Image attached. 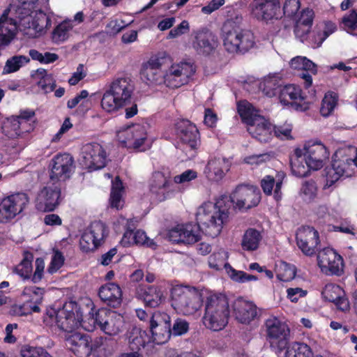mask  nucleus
I'll use <instances>...</instances> for the list:
<instances>
[{
    "label": "nucleus",
    "mask_w": 357,
    "mask_h": 357,
    "mask_svg": "<svg viewBox=\"0 0 357 357\" xmlns=\"http://www.w3.org/2000/svg\"><path fill=\"white\" fill-rule=\"evenodd\" d=\"M101 320L99 310L96 312H90L83 320L80 309L74 301L66 302L63 307L58 310L48 307L43 317V321L46 326L57 328L67 333H70L79 326L85 331H93L97 326L100 327Z\"/></svg>",
    "instance_id": "nucleus-1"
},
{
    "label": "nucleus",
    "mask_w": 357,
    "mask_h": 357,
    "mask_svg": "<svg viewBox=\"0 0 357 357\" xmlns=\"http://www.w3.org/2000/svg\"><path fill=\"white\" fill-rule=\"evenodd\" d=\"M222 195L215 202H206L196 212V220L202 231L212 238L218 236L229 221L230 202Z\"/></svg>",
    "instance_id": "nucleus-2"
},
{
    "label": "nucleus",
    "mask_w": 357,
    "mask_h": 357,
    "mask_svg": "<svg viewBox=\"0 0 357 357\" xmlns=\"http://www.w3.org/2000/svg\"><path fill=\"white\" fill-rule=\"evenodd\" d=\"M329 153L326 147L319 142H308L303 149H296L291 156V172L297 177L307 176L310 170L321 169Z\"/></svg>",
    "instance_id": "nucleus-3"
},
{
    "label": "nucleus",
    "mask_w": 357,
    "mask_h": 357,
    "mask_svg": "<svg viewBox=\"0 0 357 357\" xmlns=\"http://www.w3.org/2000/svg\"><path fill=\"white\" fill-rule=\"evenodd\" d=\"M242 17L236 15L227 20L221 27L220 38L229 53H245L255 45L254 33L242 28Z\"/></svg>",
    "instance_id": "nucleus-4"
},
{
    "label": "nucleus",
    "mask_w": 357,
    "mask_h": 357,
    "mask_svg": "<svg viewBox=\"0 0 357 357\" xmlns=\"http://www.w3.org/2000/svg\"><path fill=\"white\" fill-rule=\"evenodd\" d=\"M206 290L181 284H173L169 290L171 306L180 315L190 317L199 312L202 296Z\"/></svg>",
    "instance_id": "nucleus-5"
},
{
    "label": "nucleus",
    "mask_w": 357,
    "mask_h": 357,
    "mask_svg": "<svg viewBox=\"0 0 357 357\" xmlns=\"http://www.w3.org/2000/svg\"><path fill=\"white\" fill-rule=\"evenodd\" d=\"M229 305L227 298L221 294L209 292L205 301L203 324L206 328L219 331L228 324Z\"/></svg>",
    "instance_id": "nucleus-6"
},
{
    "label": "nucleus",
    "mask_w": 357,
    "mask_h": 357,
    "mask_svg": "<svg viewBox=\"0 0 357 357\" xmlns=\"http://www.w3.org/2000/svg\"><path fill=\"white\" fill-rule=\"evenodd\" d=\"M134 86L127 77L114 79L103 93L101 107L106 112L114 113L126 106L131 100Z\"/></svg>",
    "instance_id": "nucleus-7"
},
{
    "label": "nucleus",
    "mask_w": 357,
    "mask_h": 357,
    "mask_svg": "<svg viewBox=\"0 0 357 357\" xmlns=\"http://www.w3.org/2000/svg\"><path fill=\"white\" fill-rule=\"evenodd\" d=\"M116 138L123 146L139 152L149 150L153 144L147 124L137 123L121 128L116 131Z\"/></svg>",
    "instance_id": "nucleus-8"
},
{
    "label": "nucleus",
    "mask_w": 357,
    "mask_h": 357,
    "mask_svg": "<svg viewBox=\"0 0 357 357\" xmlns=\"http://www.w3.org/2000/svg\"><path fill=\"white\" fill-rule=\"evenodd\" d=\"M348 151V149H339L334 154L332 166L326 169L325 187H331L341 178L354 174L356 167L354 158L347 154Z\"/></svg>",
    "instance_id": "nucleus-9"
},
{
    "label": "nucleus",
    "mask_w": 357,
    "mask_h": 357,
    "mask_svg": "<svg viewBox=\"0 0 357 357\" xmlns=\"http://www.w3.org/2000/svg\"><path fill=\"white\" fill-rule=\"evenodd\" d=\"M169 58L165 54L151 56L142 64L139 75L141 80L148 85L164 84L165 73L162 68L168 64Z\"/></svg>",
    "instance_id": "nucleus-10"
},
{
    "label": "nucleus",
    "mask_w": 357,
    "mask_h": 357,
    "mask_svg": "<svg viewBox=\"0 0 357 357\" xmlns=\"http://www.w3.org/2000/svg\"><path fill=\"white\" fill-rule=\"evenodd\" d=\"M108 154L102 145L98 142L84 144L80 152V164L89 171L101 169L105 167Z\"/></svg>",
    "instance_id": "nucleus-11"
},
{
    "label": "nucleus",
    "mask_w": 357,
    "mask_h": 357,
    "mask_svg": "<svg viewBox=\"0 0 357 357\" xmlns=\"http://www.w3.org/2000/svg\"><path fill=\"white\" fill-rule=\"evenodd\" d=\"M29 198L26 193L17 192L0 199V223H7L20 215L26 208Z\"/></svg>",
    "instance_id": "nucleus-12"
},
{
    "label": "nucleus",
    "mask_w": 357,
    "mask_h": 357,
    "mask_svg": "<svg viewBox=\"0 0 357 357\" xmlns=\"http://www.w3.org/2000/svg\"><path fill=\"white\" fill-rule=\"evenodd\" d=\"M228 257V252L225 249H218L208 257L209 267L216 271L225 268L231 279L237 282L244 283L258 280V278L255 275L234 269L227 261Z\"/></svg>",
    "instance_id": "nucleus-13"
},
{
    "label": "nucleus",
    "mask_w": 357,
    "mask_h": 357,
    "mask_svg": "<svg viewBox=\"0 0 357 357\" xmlns=\"http://www.w3.org/2000/svg\"><path fill=\"white\" fill-rule=\"evenodd\" d=\"M251 15L259 22L268 23L282 17L280 0H253Z\"/></svg>",
    "instance_id": "nucleus-14"
},
{
    "label": "nucleus",
    "mask_w": 357,
    "mask_h": 357,
    "mask_svg": "<svg viewBox=\"0 0 357 357\" xmlns=\"http://www.w3.org/2000/svg\"><path fill=\"white\" fill-rule=\"evenodd\" d=\"M231 204L236 208L249 209L256 206L260 202L261 195L259 189L254 185H240L228 197Z\"/></svg>",
    "instance_id": "nucleus-15"
},
{
    "label": "nucleus",
    "mask_w": 357,
    "mask_h": 357,
    "mask_svg": "<svg viewBox=\"0 0 357 357\" xmlns=\"http://www.w3.org/2000/svg\"><path fill=\"white\" fill-rule=\"evenodd\" d=\"M195 73L194 66L187 62L173 63L165 70L164 84L170 88H178L188 83Z\"/></svg>",
    "instance_id": "nucleus-16"
},
{
    "label": "nucleus",
    "mask_w": 357,
    "mask_h": 357,
    "mask_svg": "<svg viewBox=\"0 0 357 357\" xmlns=\"http://www.w3.org/2000/svg\"><path fill=\"white\" fill-rule=\"evenodd\" d=\"M20 25L25 35L29 38H36L45 33L51 26V20L42 11H33L21 18Z\"/></svg>",
    "instance_id": "nucleus-17"
},
{
    "label": "nucleus",
    "mask_w": 357,
    "mask_h": 357,
    "mask_svg": "<svg viewBox=\"0 0 357 357\" xmlns=\"http://www.w3.org/2000/svg\"><path fill=\"white\" fill-rule=\"evenodd\" d=\"M107 229L104 223L92 222L82 235L79 245L84 252L93 251L100 246L107 236Z\"/></svg>",
    "instance_id": "nucleus-18"
},
{
    "label": "nucleus",
    "mask_w": 357,
    "mask_h": 357,
    "mask_svg": "<svg viewBox=\"0 0 357 357\" xmlns=\"http://www.w3.org/2000/svg\"><path fill=\"white\" fill-rule=\"evenodd\" d=\"M267 340L272 347H277L280 350L287 344L290 329L285 321L277 317H271L266 321Z\"/></svg>",
    "instance_id": "nucleus-19"
},
{
    "label": "nucleus",
    "mask_w": 357,
    "mask_h": 357,
    "mask_svg": "<svg viewBox=\"0 0 357 357\" xmlns=\"http://www.w3.org/2000/svg\"><path fill=\"white\" fill-rule=\"evenodd\" d=\"M151 199L156 202L173 197L175 190L168 177L160 172L153 173L149 183Z\"/></svg>",
    "instance_id": "nucleus-20"
},
{
    "label": "nucleus",
    "mask_w": 357,
    "mask_h": 357,
    "mask_svg": "<svg viewBox=\"0 0 357 357\" xmlns=\"http://www.w3.org/2000/svg\"><path fill=\"white\" fill-rule=\"evenodd\" d=\"M201 231L198 224H180L170 229L167 236L173 243L190 245L200 240Z\"/></svg>",
    "instance_id": "nucleus-21"
},
{
    "label": "nucleus",
    "mask_w": 357,
    "mask_h": 357,
    "mask_svg": "<svg viewBox=\"0 0 357 357\" xmlns=\"http://www.w3.org/2000/svg\"><path fill=\"white\" fill-rule=\"evenodd\" d=\"M279 100L283 105L291 107L297 111L305 112L310 107L301 87L295 84H288L281 89Z\"/></svg>",
    "instance_id": "nucleus-22"
},
{
    "label": "nucleus",
    "mask_w": 357,
    "mask_h": 357,
    "mask_svg": "<svg viewBox=\"0 0 357 357\" xmlns=\"http://www.w3.org/2000/svg\"><path fill=\"white\" fill-rule=\"evenodd\" d=\"M150 330L153 342L162 344L167 341L171 334V318L166 312L156 311L150 319Z\"/></svg>",
    "instance_id": "nucleus-23"
},
{
    "label": "nucleus",
    "mask_w": 357,
    "mask_h": 357,
    "mask_svg": "<svg viewBox=\"0 0 357 357\" xmlns=\"http://www.w3.org/2000/svg\"><path fill=\"white\" fill-rule=\"evenodd\" d=\"M318 265L322 273L326 275H340L343 270V259L335 250L326 248L317 255Z\"/></svg>",
    "instance_id": "nucleus-24"
},
{
    "label": "nucleus",
    "mask_w": 357,
    "mask_h": 357,
    "mask_svg": "<svg viewBox=\"0 0 357 357\" xmlns=\"http://www.w3.org/2000/svg\"><path fill=\"white\" fill-rule=\"evenodd\" d=\"M231 165L232 158L213 156L208 159L203 174L208 181L219 182L230 170Z\"/></svg>",
    "instance_id": "nucleus-25"
},
{
    "label": "nucleus",
    "mask_w": 357,
    "mask_h": 357,
    "mask_svg": "<svg viewBox=\"0 0 357 357\" xmlns=\"http://www.w3.org/2000/svg\"><path fill=\"white\" fill-rule=\"evenodd\" d=\"M73 158L68 153L57 154L50 162V178L53 181L66 180L70 177L73 167Z\"/></svg>",
    "instance_id": "nucleus-26"
},
{
    "label": "nucleus",
    "mask_w": 357,
    "mask_h": 357,
    "mask_svg": "<svg viewBox=\"0 0 357 357\" xmlns=\"http://www.w3.org/2000/svg\"><path fill=\"white\" fill-rule=\"evenodd\" d=\"M176 135L181 142L189 149L191 153L190 157L195 155V149L198 145V130L196 126L188 121L181 120L176 124Z\"/></svg>",
    "instance_id": "nucleus-27"
},
{
    "label": "nucleus",
    "mask_w": 357,
    "mask_h": 357,
    "mask_svg": "<svg viewBox=\"0 0 357 357\" xmlns=\"http://www.w3.org/2000/svg\"><path fill=\"white\" fill-rule=\"evenodd\" d=\"M60 188L54 183L47 184L38 193L36 198V208L40 211H52L59 204Z\"/></svg>",
    "instance_id": "nucleus-28"
},
{
    "label": "nucleus",
    "mask_w": 357,
    "mask_h": 357,
    "mask_svg": "<svg viewBox=\"0 0 357 357\" xmlns=\"http://www.w3.org/2000/svg\"><path fill=\"white\" fill-rule=\"evenodd\" d=\"M298 248L306 255H312L319 244V234L313 227H302L296 232Z\"/></svg>",
    "instance_id": "nucleus-29"
},
{
    "label": "nucleus",
    "mask_w": 357,
    "mask_h": 357,
    "mask_svg": "<svg viewBox=\"0 0 357 357\" xmlns=\"http://www.w3.org/2000/svg\"><path fill=\"white\" fill-rule=\"evenodd\" d=\"M100 322V330L109 335H116L122 331L124 319L123 316L115 311L106 309L99 310Z\"/></svg>",
    "instance_id": "nucleus-30"
},
{
    "label": "nucleus",
    "mask_w": 357,
    "mask_h": 357,
    "mask_svg": "<svg viewBox=\"0 0 357 357\" xmlns=\"http://www.w3.org/2000/svg\"><path fill=\"white\" fill-rule=\"evenodd\" d=\"M231 307L234 319L243 324H249L257 314L256 305L253 303L242 298L236 299Z\"/></svg>",
    "instance_id": "nucleus-31"
},
{
    "label": "nucleus",
    "mask_w": 357,
    "mask_h": 357,
    "mask_svg": "<svg viewBox=\"0 0 357 357\" xmlns=\"http://www.w3.org/2000/svg\"><path fill=\"white\" fill-rule=\"evenodd\" d=\"M66 344L77 357H88L92 351L90 337L79 333H74L66 337Z\"/></svg>",
    "instance_id": "nucleus-32"
},
{
    "label": "nucleus",
    "mask_w": 357,
    "mask_h": 357,
    "mask_svg": "<svg viewBox=\"0 0 357 357\" xmlns=\"http://www.w3.org/2000/svg\"><path fill=\"white\" fill-rule=\"evenodd\" d=\"M9 11L6 9L0 17V51L11 43L17 33V23L8 17Z\"/></svg>",
    "instance_id": "nucleus-33"
},
{
    "label": "nucleus",
    "mask_w": 357,
    "mask_h": 357,
    "mask_svg": "<svg viewBox=\"0 0 357 357\" xmlns=\"http://www.w3.org/2000/svg\"><path fill=\"white\" fill-rule=\"evenodd\" d=\"M286 177L284 172H278L275 176L267 175L261 180V187L266 195H273L274 199L280 201L282 197V187Z\"/></svg>",
    "instance_id": "nucleus-34"
},
{
    "label": "nucleus",
    "mask_w": 357,
    "mask_h": 357,
    "mask_svg": "<svg viewBox=\"0 0 357 357\" xmlns=\"http://www.w3.org/2000/svg\"><path fill=\"white\" fill-rule=\"evenodd\" d=\"M322 297L329 302L333 303L342 311L349 310L350 305L344 289L335 284H327L321 291Z\"/></svg>",
    "instance_id": "nucleus-35"
},
{
    "label": "nucleus",
    "mask_w": 357,
    "mask_h": 357,
    "mask_svg": "<svg viewBox=\"0 0 357 357\" xmlns=\"http://www.w3.org/2000/svg\"><path fill=\"white\" fill-rule=\"evenodd\" d=\"M251 136L261 142H268L273 135V125L262 115L247 128Z\"/></svg>",
    "instance_id": "nucleus-36"
},
{
    "label": "nucleus",
    "mask_w": 357,
    "mask_h": 357,
    "mask_svg": "<svg viewBox=\"0 0 357 357\" xmlns=\"http://www.w3.org/2000/svg\"><path fill=\"white\" fill-rule=\"evenodd\" d=\"M217 45V38L211 31L201 30L196 33L193 47L199 54H209Z\"/></svg>",
    "instance_id": "nucleus-37"
},
{
    "label": "nucleus",
    "mask_w": 357,
    "mask_h": 357,
    "mask_svg": "<svg viewBox=\"0 0 357 357\" xmlns=\"http://www.w3.org/2000/svg\"><path fill=\"white\" fill-rule=\"evenodd\" d=\"M314 13L310 8H305L302 10L300 17L296 21L294 33L301 42H304L307 39V35L311 29Z\"/></svg>",
    "instance_id": "nucleus-38"
},
{
    "label": "nucleus",
    "mask_w": 357,
    "mask_h": 357,
    "mask_svg": "<svg viewBox=\"0 0 357 357\" xmlns=\"http://www.w3.org/2000/svg\"><path fill=\"white\" fill-rule=\"evenodd\" d=\"M142 298L146 305L156 307L165 301V287L160 284L150 285L144 289Z\"/></svg>",
    "instance_id": "nucleus-39"
},
{
    "label": "nucleus",
    "mask_w": 357,
    "mask_h": 357,
    "mask_svg": "<svg viewBox=\"0 0 357 357\" xmlns=\"http://www.w3.org/2000/svg\"><path fill=\"white\" fill-rule=\"evenodd\" d=\"M1 132L6 137L13 139H24L27 134L30 133L14 116L4 120L1 126Z\"/></svg>",
    "instance_id": "nucleus-40"
},
{
    "label": "nucleus",
    "mask_w": 357,
    "mask_h": 357,
    "mask_svg": "<svg viewBox=\"0 0 357 357\" xmlns=\"http://www.w3.org/2000/svg\"><path fill=\"white\" fill-rule=\"evenodd\" d=\"M99 296L107 305L116 307L122 301V291L115 283H108L99 289Z\"/></svg>",
    "instance_id": "nucleus-41"
},
{
    "label": "nucleus",
    "mask_w": 357,
    "mask_h": 357,
    "mask_svg": "<svg viewBox=\"0 0 357 357\" xmlns=\"http://www.w3.org/2000/svg\"><path fill=\"white\" fill-rule=\"evenodd\" d=\"M262 239L261 232L255 229H248L241 240V247L245 251H255L257 250L260 245Z\"/></svg>",
    "instance_id": "nucleus-42"
},
{
    "label": "nucleus",
    "mask_w": 357,
    "mask_h": 357,
    "mask_svg": "<svg viewBox=\"0 0 357 357\" xmlns=\"http://www.w3.org/2000/svg\"><path fill=\"white\" fill-rule=\"evenodd\" d=\"M238 113L239 114L242 121L247 124L248 127L250 126L255 119L261 115L259 112L256 109L253 105L246 100L240 101L237 105Z\"/></svg>",
    "instance_id": "nucleus-43"
},
{
    "label": "nucleus",
    "mask_w": 357,
    "mask_h": 357,
    "mask_svg": "<svg viewBox=\"0 0 357 357\" xmlns=\"http://www.w3.org/2000/svg\"><path fill=\"white\" fill-rule=\"evenodd\" d=\"M44 294V289L36 286L26 287L23 291L22 296L25 297L30 303H34L33 305H29L33 312H38L40 311L38 305L42 302Z\"/></svg>",
    "instance_id": "nucleus-44"
},
{
    "label": "nucleus",
    "mask_w": 357,
    "mask_h": 357,
    "mask_svg": "<svg viewBox=\"0 0 357 357\" xmlns=\"http://www.w3.org/2000/svg\"><path fill=\"white\" fill-rule=\"evenodd\" d=\"M285 357H315L311 347L300 342H294L288 345Z\"/></svg>",
    "instance_id": "nucleus-45"
},
{
    "label": "nucleus",
    "mask_w": 357,
    "mask_h": 357,
    "mask_svg": "<svg viewBox=\"0 0 357 357\" xmlns=\"http://www.w3.org/2000/svg\"><path fill=\"white\" fill-rule=\"evenodd\" d=\"M280 80L281 77L279 74H270L264 77L260 84V89L266 96L273 97L276 95L278 89L280 86Z\"/></svg>",
    "instance_id": "nucleus-46"
},
{
    "label": "nucleus",
    "mask_w": 357,
    "mask_h": 357,
    "mask_svg": "<svg viewBox=\"0 0 357 357\" xmlns=\"http://www.w3.org/2000/svg\"><path fill=\"white\" fill-rule=\"evenodd\" d=\"M73 25L72 20H64L58 24L52 31V39L55 43L66 41L70 36Z\"/></svg>",
    "instance_id": "nucleus-47"
},
{
    "label": "nucleus",
    "mask_w": 357,
    "mask_h": 357,
    "mask_svg": "<svg viewBox=\"0 0 357 357\" xmlns=\"http://www.w3.org/2000/svg\"><path fill=\"white\" fill-rule=\"evenodd\" d=\"M123 189L122 182L119 180V177H116L112 184L109 199L111 207L119 210L123 206L124 201L122 198Z\"/></svg>",
    "instance_id": "nucleus-48"
},
{
    "label": "nucleus",
    "mask_w": 357,
    "mask_h": 357,
    "mask_svg": "<svg viewBox=\"0 0 357 357\" xmlns=\"http://www.w3.org/2000/svg\"><path fill=\"white\" fill-rule=\"evenodd\" d=\"M275 271L278 279L282 282L292 280L296 275L295 266L284 261H279L275 264Z\"/></svg>",
    "instance_id": "nucleus-49"
},
{
    "label": "nucleus",
    "mask_w": 357,
    "mask_h": 357,
    "mask_svg": "<svg viewBox=\"0 0 357 357\" xmlns=\"http://www.w3.org/2000/svg\"><path fill=\"white\" fill-rule=\"evenodd\" d=\"M30 61L29 57L24 55H15L8 59L3 67V73L10 74L19 70Z\"/></svg>",
    "instance_id": "nucleus-50"
},
{
    "label": "nucleus",
    "mask_w": 357,
    "mask_h": 357,
    "mask_svg": "<svg viewBox=\"0 0 357 357\" xmlns=\"http://www.w3.org/2000/svg\"><path fill=\"white\" fill-rule=\"evenodd\" d=\"M129 343L132 344L135 349L144 347L145 344L150 341V337L145 331H142L139 328L134 327L130 332L128 335Z\"/></svg>",
    "instance_id": "nucleus-51"
},
{
    "label": "nucleus",
    "mask_w": 357,
    "mask_h": 357,
    "mask_svg": "<svg viewBox=\"0 0 357 357\" xmlns=\"http://www.w3.org/2000/svg\"><path fill=\"white\" fill-rule=\"evenodd\" d=\"M35 111L30 109H21L17 115H15V118L18 119V121L24 126V129H27L30 132H32L36 126Z\"/></svg>",
    "instance_id": "nucleus-52"
},
{
    "label": "nucleus",
    "mask_w": 357,
    "mask_h": 357,
    "mask_svg": "<svg viewBox=\"0 0 357 357\" xmlns=\"http://www.w3.org/2000/svg\"><path fill=\"white\" fill-rule=\"evenodd\" d=\"M39 80L38 85L45 93L52 91L56 86L55 80L51 74H48L44 69H38L36 72V75Z\"/></svg>",
    "instance_id": "nucleus-53"
},
{
    "label": "nucleus",
    "mask_w": 357,
    "mask_h": 357,
    "mask_svg": "<svg viewBox=\"0 0 357 357\" xmlns=\"http://www.w3.org/2000/svg\"><path fill=\"white\" fill-rule=\"evenodd\" d=\"M337 103V96L335 93L328 92L322 100L320 113L324 117L332 114Z\"/></svg>",
    "instance_id": "nucleus-54"
},
{
    "label": "nucleus",
    "mask_w": 357,
    "mask_h": 357,
    "mask_svg": "<svg viewBox=\"0 0 357 357\" xmlns=\"http://www.w3.org/2000/svg\"><path fill=\"white\" fill-rule=\"evenodd\" d=\"M291 68L295 70H303L310 71L313 74L317 73V66L314 63L305 56H298L293 58L289 63Z\"/></svg>",
    "instance_id": "nucleus-55"
},
{
    "label": "nucleus",
    "mask_w": 357,
    "mask_h": 357,
    "mask_svg": "<svg viewBox=\"0 0 357 357\" xmlns=\"http://www.w3.org/2000/svg\"><path fill=\"white\" fill-rule=\"evenodd\" d=\"M302 199L307 202L313 201L317 195V186L314 181L303 183L300 191Z\"/></svg>",
    "instance_id": "nucleus-56"
},
{
    "label": "nucleus",
    "mask_w": 357,
    "mask_h": 357,
    "mask_svg": "<svg viewBox=\"0 0 357 357\" xmlns=\"http://www.w3.org/2000/svg\"><path fill=\"white\" fill-rule=\"evenodd\" d=\"M29 56L33 60L37 61L42 64H50L59 59V55L55 53L45 52H40L36 50H30Z\"/></svg>",
    "instance_id": "nucleus-57"
},
{
    "label": "nucleus",
    "mask_w": 357,
    "mask_h": 357,
    "mask_svg": "<svg viewBox=\"0 0 357 357\" xmlns=\"http://www.w3.org/2000/svg\"><path fill=\"white\" fill-rule=\"evenodd\" d=\"M314 213L316 216V221L319 225H331L334 219L333 215L330 213L329 208L326 205L317 206Z\"/></svg>",
    "instance_id": "nucleus-58"
},
{
    "label": "nucleus",
    "mask_w": 357,
    "mask_h": 357,
    "mask_svg": "<svg viewBox=\"0 0 357 357\" xmlns=\"http://www.w3.org/2000/svg\"><path fill=\"white\" fill-rule=\"evenodd\" d=\"M32 258L31 255L26 256L15 268L16 273L23 279H29L31 278L33 271Z\"/></svg>",
    "instance_id": "nucleus-59"
},
{
    "label": "nucleus",
    "mask_w": 357,
    "mask_h": 357,
    "mask_svg": "<svg viewBox=\"0 0 357 357\" xmlns=\"http://www.w3.org/2000/svg\"><path fill=\"white\" fill-rule=\"evenodd\" d=\"M65 257L62 252L57 250H54L51 257V261L47 267V272L50 274L56 273L64 264Z\"/></svg>",
    "instance_id": "nucleus-60"
},
{
    "label": "nucleus",
    "mask_w": 357,
    "mask_h": 357,
    "mask_svg": "<svg viewBox=\"0 0 357 357\" xmlns=\"http://www.w3.org/2000/svg\"><path fill=\"white\" fill-rule=\"evenodd\" d=\"M132 22V20H126V18L112 20L107 26V32L113 35L116 34Z\"/></svg>",
    "instance_id": "nucleus-61"
},
{
    "label": "nucleus",
    "mask_w": 357,
    "mask_h": 357,
    "mask_svg": "<svg viewBox=\"0 0 357 357\" xmlns=\"http://www.w3.org/2000/svg\"><path fill=\"white\" fill-rule=\"evenodd\" d=\"M273 158V155L264 153L257 155H251L243 158V162L252 166H259L269 162Z\"/></svg>",
    "instance_id": "nucleus-62"
},
{
    "label": "nucleus",
    "mask_w": 357,
    "mask_h": 357,
    "mask_svg": "<svg viewBox=\"0 0 357 357\" xmlns=\"http://www.w3.org/2000/svg\"><path fill=\"white\" fill-rule=\"evenodd\" d=\"M301 6V0H284L282 15L291 17L296 15Z\"/></svg>",
    "instance_id": "nucleus-63"
},
{
    "label": "nucleus",
    "mask_w": 357,
    "mask_h": 357,
    "mask_svg": "<svg viewBox=\"0 0 357 357\" xmlns=\"http://www.w3.org/2000/svg\"><path fill=\"white\" fill-rule=\"evenodd\" d=\"M22 357H51L43 348L24 345L21 349Z\"/></svg>",
    "instance_id": "nucleus-64"
}]
</instances>
